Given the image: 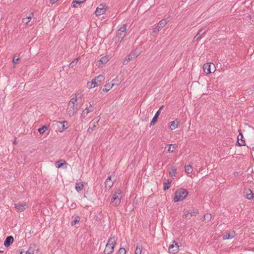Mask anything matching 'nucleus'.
I'll list each match as a JSON object with an SVG mask.
<instances>
[{"mask_svg":"<svg viewBox=\"0 0 254 254\" xmlns=\"http://www.w3.org/2000/svg\"><path fill=\"white\" fill-rule=\"evenodd\" d=\"M139 55V53L136 52L135 51L131 52L128 56V60L130 61L133 60L134 58L138 57Z\"/></svg>","mask_w":254,"mask_h":254,"instance_id":"b1692460","label":"nucleus"},{"mask_svg":"<svg viewBox=\"0 0 254 254\" xmlns=\"http://www.w3.org/2000/svg\"><path fill=\"white\" fill-rule=\"evenodd\" d=\"M203 29H200L197 34L194 36L193 39V42H196L199 40L202 36H203L206 33V31L203 32Z\"/></svg>","mask_w":254,"mask_h":254,"instance_id":"ddd939ff","label":"nucleus"},{"mask_svg":"<svg viewBox=\"0 0 254 254\" xmlns=\"http://www.w3.org/2000/svg\"><path fill=\"white\" fill-rule=\"evenodd\" d=\"M142 251V246L137 243L135 251V254H141Z\"/></svg>","mask_w":254,"mask_h":254,"instance_id":"cd10ccee","label":"nucleus"},{"mask_svg":"<svg viewBox=\"0 0 254 254\" xmlns=\"http://www.w3.org/2000/svg\"><path fill=\"white\" fill-rule=\"evenodd\" d=\"M77 61H78V59H76V60H74L73 61V62H71L70 64H69V66H71V67H73L74 66H75L76 65V64H77Z\"/></svg>","mask_w":254,"mask_h":254,"instance_id":"37998d69","label":"nucleus"},{"mask_svg":"<svg viewBox=\"0 0 254 254\" xmlns=\"http://www.w3.org/2000/svg\"><path fill=\"white\" fill-rule=\"evenodd\" d=\"M34 16L33 13H31L30 15L22 19V22L26 25H27L29 22L31 21V18Z\"/></svg>","mask_w":254,"mask_h":254,"instance_id":"5701e85b","label":"nucleus"},{"mask_svg":"<svg viewBox=\"0 0 254 254\" xmlns=\"http://www.w3.org/2000/svg\"><path fill=\"white\" fill-rule=\"evenodd\" d=\"M253 150H254V145L252 147Z\"/></svg>","mask_w":254,"mask_h":254,"instance_id":"5fc2aeb1","label":"nucleus"},{"mask_svg":"<svg viewBox=\"0 0 254 254\" xmlns=\"http://www.w3.org/2000/svg\"><path fill=\"white\" fill-rule=\"evenodd\" d=\"M114 182L113 181H105V189L109 190L113 186Z\"/></svg>","mask_w":254,"mask_h":254,"instance_id":"c756f323","label":"nucleus"},{"mask_svg":"<svg viewBox=\"0 0 254 254\" xmlns=\"http://www.w3.org/2000/svg\"><path fill=\"white\" fill-rule=\"evenodd\" d=\"M15 208L17 210V211L22 212L23 211L27 208V205L26 203L24 202L21 204L20 203H15L14 204Z\"/></svg>","mask_w":254,"mask_h":254,"instance_id":"1a4fd4ad","label":"nucleus"},{"mask_svg":"<svg viewBox=\"0 0 254 254\" xmlns=\"http://www.w3.org/2000/svg\"><path fill=\"white\" fill-rule=\"evenodd\" d=\"M236 175H235V176H236V175H237V174H238V172H236Z\"/></svg>","mask_w":254,"mask_h":254,"instance_id":"bf43d9fd","label":"nucleus"},{"mask_svg":"<svg viewBox=\"0 0 254 254\" xmlns=\"http://www.w3.org/2000/svg\"><path fill=\"white\" fill-rule=\"evenodd\" d=\"M13 241H14V239L12 236H8L6 238V239L4 242V246L5 247H8L9 246H10L11 244H12Z\"/></svg>","mask_w":254,"mask_h":254,"instance_id":"2eb2a0df","label":"nucleus"},{"mask_svg":"<svg viewBox=\"0 0 254 254\" xmlns=\"http://www.w3.org/2000/svg\"><path fill=\"white\" fill-rule=\"evenodd\" d=\"M90 111H89L88 107H86L85 109L82 111L81 116L82 117H85Z\"/></svg>","mask_w":254,"mask_h":254,"instance_id":"4c0bfd02","label":"nucleus"},{"mask_svg":"<svg viewBox=\"0 0 254 254\" xmlns=\"http://www.w3.org/2000/svg\"><path fill=\"white\" fill-rule=\"evenodd\" d=\"M78 109L77 107H71L70 105V107H68L67 109V112L68 115L70 117L73 116L75 113L77 112Z\"/></svg>","mask_w":254,"mask_h":254,"instance_id":"4468645a","label":"nucleus"},{"mask_svg":"<svg viewBox=\"0 0 254 254\" xmlns=\"http://www.w3.org/2000/svg\"><path fill=\"white\" fill-rule=\"evenodd\" d=\"M244 192L245 194V197L248 200H252L254 198L253 192L250 189H245Z\"/></svg>","mask_w":254,"mask_h":254,"instance_id":"9b49d317","label":"nucleus"},{"mask_svg":"<svg viewBox=\"0 0 254 254\" xmlns=\"http://www.w3.org/2000/svg\"><path fill=\"white\" fill-rule=\"evenodd\" d=\"M109 61L108 57L107 56H104L102 57L99 61H98V65L100 66L101 64H106Z\"/></svg>","mask_w":254,"mask_h":254,"instance_id":"aec40b11","label":"nucleus"},{"mask_svg":"<svg viewBox=\"0 0 254 254\" xmlns=\"http://www.w3.org/2000/svg\"><path fill=\"white\" fill-rule=\"evenodd\" d=\"M76 101H77V99L76 97L72 98L69 102L68 105L69 106L71 105V107H74L75 106V103L76 102Z\"/></svg>","mask_w":254,"mask_h":254,"instance_id":"473e14b6","label":"nucleus"},{"mask_svg":"<svg viewBox=\"0 0 254 254\" xmlns=\"http://www.w3.org/2000/svg\"><path fill=\"white\" fill-rule=\"evenodd\" d=\"M168 21L166 19L161 20L158 25L153 29V32L157 33L160 31L167 23Z\"/></svg>","mask_w":254,"mask_h":254,"instance_id":"423d86ee","label":"nucleus"},{"mask_svg":"<svg viewBox=\"0 0 254 254\" xmlns=\"http://www.w3.org/2000/svg\"><path fill=\"white\" fill-rule=\"evenodd\" d=\"M163 107H164V106H163V105L161 106L160 107V108H159V109L158 110H159V111L161 112V110L163 109Z\"/></svg>","mask_w":254,"mask_h":254,"instance_id":"09e8293b","label":"nucleus"},{"mask_svg":"<svg viewBox=\"0 0 254 254\" xmlns=\"http://www.w3.org/2000/svg\"><path fill=\"white\" fill-rule=\"evenodd\" d=\"M171 183H172V180H168L166 182H164L163 190H167L170 187Z\"/></svg>","mask_w":254,"mask_h":254,"instance_id":"393cba45","label":"nucleus"},{"mask_svg":"<svg viewBox=\"0 0 254 254\" xmlns=\"http://www.w3.org/2000/svg\"><path fill=\"white\" fill-rule=\"evenodd\" d=\"M58 1V0H50V1L51 3L54 4L55 2H56Z\"/></svg>","mask_w":254,"mask_h":254,"instance_id":"de8ad7c7","label":"nucleus"},{"mask_svg":"<svg viewBox=\"0 0 254 254\" xmlns=\"http://www.w3.org/2000/svg\"><path fill=\"white\" fill-rule=\"evenodd\" d=\"M211 214L210 213H206L204 214L203 218L205 220H207V221H210L211 219Z\"/></svg>","mask_w":254,"mask_h":254,"instance_id":"72a5a7b5","label":"nucleus"},{"mask_svg":"<svg viewBox=\"0 0 254 254\" xmlns=\"http://www.w3.org/2000/svg\"><path fill=\"white\" fill-rule=\"evenodd\" d=\"M175 244H172L169 247V252L173 254L177 253L179 251V246L177 243L173 241Z\"/></svg>","mask_w":254,"mask_h":254,"instance_id":"6e6552de","label":"nucleus"},{"mask_svg":"<svg viewBox=\"0 0 254 254\" xmlns=\"http://www.w3.org/2000/svg\"><path fill=\"white\" fill-rule=\"evenodd\" d=\"M25 254H34V250L30 247L28 250L25 252Z\"/></svg>","mask_w":254,"mask_h":254,"instance_id":"ea45409f","label":"nucleus"},{"mask_svg":"<svg viewBox=\"0 0 254 254\" xmlns=\"http://www.w3.org/2000/svg\"><path fill=\"white\" fill-rule=\"evenodd\" d=\"M237 139L238 140L236 144L237 145L239 146L246 145L245 141L243 139V135L240 131H239V134L238 136Z\"/></svg>","mask_w":254,"mask_h":254,"instance_id":"9d476101","label":"nucleus"},{"mask_svg":"<svg viewBox=\"0 0 254 254\" xmlns=\"http://www.w3.org/2000/svg\"><path fill=\"white\" fill-rule=\"evenodd\" d=\"M121 191L120 190H116L113 193L111 202L113 205L118 206L121 203Z\"/></svg>","mask_w":254,"mask_h":254,"instance_id":"7ed1b4c3","label":"nucleus"},{"mask_svg":"<svg viewBox=\"0 0 254 254\" xmlns=\"http://www.w3.org/2000/svg\"><path fill=\"white\" fill-rule=\"evenodd\" d=\"M19 60H20V59L19 58H17L16 59L15 55L13 58L12 62H13V64H16L18 63V62L19 61Z\"/></svg>","mask_w":254,"mask_h":254,"instance_id":"c03bdc74","label":"nucleus"},{"mask_svg":"<svg viewBox=\"0 0 254 254\" xmlns=\"http://www.w3.org/2000/svg\"><path fill=\"white\" fill-rule=\"evenodd\" d=\"M94 79H96V82H98V84H100V85L101 83L105 80V77L104 75L100 74Z\"/></svg>","mask_w":254,"mask_h":254,"instance_id":"bb28decb","label":"nucleus"},{"mask_svg":"<svg viewBox=\"0 0 254 254\" xmlns=\"http://www.w3.org/2000/svg\"><path fill=\"white\" fill-rule=\"evenodd\" d=\"M76 206V204L75 203H73V204H71V207L74 208Z\"/></svg>","mask_w":254,"mask_h":254,"instance_id":"8fccbe9b","label":"nucleus"},{"mask_svg":"<svg viewBox=\"0 0 254 254\" xmlns=\"http://www.w3.org/2000/svg\"><path fill=\"white\" fill-rule=\"evenodd\" d=\"M112 82V83H113L114 82H115V83H117V82H116V80L115 79L113 80Z\"/></svg>","mask_w":254,"mask_h":254,"instance_id":"864d4df0","label":"nucleus"},{"mask_svg":"<svg viewBox=\"0 0 254 254\" xmlns=\"http://www.w3.org/2000/svg\"><path fill=\"white\" fill-rule=\"evenodd\" d=\"M59 123L62 125V130L61 131H64L68 127H66L64 125L65 124L66 125L67 124V122L66 121L59 122Z\"/></svg>","mask_w":254,"mask_h":254,"instance_id":"f704fd0d","label":"nucleus"},{"mask_svg":"<svg viewBox=\"0 0 254 254\" xmlns=\"http://www.w3.org/2000/svg\"><path fill=\"white\" fill-rule=\"evenodd\" d=\"M179 125V122L176 120L175 121H172L170 123V128L171 130H174L178 127Z\"/></svg>","mask_w":254,"mask_h":254,"instance_id":"6ab92c4d","label":"nucleus"},{"mask_svg":"<svg viewBox=\"0 0 254 254\" xmlns=\"http://www.w3.org/2000/svg\"><path fill=\"white\" fill-rule=\"evenodd\" d=\"M47 129L48 127L47 126H43L41 127L38 128V131L40 134H43Z\"/></svg>","mask_w":254,"mask_h":254,"instance_id":"7c9ffc66","label":"nucleus"},{"mask_svg":"<svg viewBox=\"0 0 254 254\" xmlns=\"http://www.w3.org/2000/svg\"><path fill=\"white\" fill-rule=\"evenodd\" d=\"M80 221V217L78 216H77L75 217L74 220H72L71 222V225L72 226H73L76 224V223Z\"/></svg>","mask_w":254,"mask_h":254,"instance_id":"c9c22d12","label":"nucleus"},{"mask_svg":"<svg viewBox=\"0 0 254 254\" xmlns=\"http://www.w3.org/2000/svg\"><path fill=\"white\" fill-rule=\"evenodd\" d=\"M112 181L111 180V176H108V178H107V179L106 180V181Z\"/></svg>","mask_w":254,"mask_h":254,"instance_id":"49530a36","label":"nucleus"},{"mask_svg":"<svg viewBox=\"0 0 254 254\" xmlns=\"http://www.w3.org/2000/svg\"><path fill=\"white\" fill-rule=\"evenodd\" d=\"M116 244V240L115 237H111L108 239L107 244L106 245V248L104 253L105 254H111L114 250L115 246Z\"/></svg>","mask_w":254,"mask_h":254,"instance_id":"f03ea898","label":"nucleus"},{"mask_svg":"<svg viewBox=\"0 0 254 254\" xmlns=\"http://www.w3.org/2000/svg\"><path fill=\"white\" fill-rule=\"evenodd\" d=\"M236 236V233L234 231H229L226 232L222 235V239L224 240L231 239L233 238Z\"/></svg>","mask_w":254,"mask_h":254,"instance_id":"0eeeda50","label":"nucleus"},{"mask_svg":"<svg viewBox=\"0 0 254 254\" xmlns=\"http://www.w3.org/2000/svg\"><path fill=\"white\" fill-rule=\"evenodd\" d=\"M95 127V126H94L93 127V128H94Z\"/></svg>","mask_w":254,"mask_h":254,"instance_id":"052dcab7","label":"nucleus"},{"mask_svg":"<svg viewBox=\"0 0 254 254\" xmlns=\"http://www.w3.org/2000/svg\"><path fill=\"white\" fill-rule=\"evenodd\" d=\"M85 0H73L72 2L71 6L73 7H77V5L76 4H80L83 2H84Z\"/></svg>","mask_w":254,"mask_h":254,"instance_id":"a878e982","label":"nucleus"},{"mask_svg":"<svg viewBox=\"0 0 254 254\" xmlns=\"http://www.w3.org/2000/svg\"><path fill=\"white\" fill-rule=\"evenodd\" d=\"M126 250L125 248H120L118 252V254H126Z\"/></svg>","mask_w":254,"mask_h":254,"instance_id":"a19ab883","label":"nucleus"},{"mask_svg":"<svg viewBox=\"0 0 254 254\" xmlns=\"http://www.w3.org/2000/svg\"><path fill=\"white\" fill-rule=\"evenodd\" d=\"M83 182H80L76 183L75 189L77 192H79L83 189Z\"/></svg>","mask_w":254,"mask_h":254,"instance_id":"4be33fe9","label":"nucleus"},{"mask_svg":"<svg viewBox=\"0 0 254 254\" xmlns=\"http://www.w3.org/2000/svg\"><path fill=\"white\" fill-rule=\"evenodd\" d=\"M189 211L191 216H196L198 213V210L197 209H193L192 211Z\"/></svg>","mask_w":254,"mask_h":254,"instance_id":"e433bc0d","label":"nucleus"},{"mask_svg":"<svg viewBox=\"0 0 254 254\" xmlns=\"http://www.w3.org/2000/svg\"><path fill=\"white\" fill-rule=\"evenodd\" d=\"M169 173L171 177L175 176L176 173V169L174 167H171Z\"/></svg>","mask_w":254,"mask_h":254,"instance_id":"2f4dec72","label":"nucleus"},{"mask_svg":"<svg viewBox=\"0 0 254 254\" xmlns=\"http://www.w3.org/2000/svg\"><path fill=\"white\" fill-rule=\"evenodd\" d=\"M236 175H235V176H236V175H237V174H238V172H236Z\"/></svg>","mask_w":254,"mask_h":254,"instance_id":"13d9d810","label":"nucleus"},{"mask_svg":"<svg viewBox=\"0 0 254 254\" xmlns=\"http://www.w3.org/2000/svg\"><path fill=\"white\" fill-rule=\"evenodd\" d=\"M183 212H184V213L182 216L183 218H186L188 216L189 214H190V211L186 209H184Z\"/></svg>","mask_w":254,"mask_h":254,"instance_id":"58836bf2","label":"nucleus"},{"mask_svg":"<svg viewBox=\"0 0 254 254\" xmlns=\"http://www.w3.org/2000/svg\"><path fill=\"white\" fill-rule=\"evenodd\" d=\"M236 175H235V176H236V175H237V174H238V172H236Z\"/></svg>","mask_w":254,"mask_h":254,"instance_id":"4d7b16f0","label":"nucleus"},{"mask_svg":"<svg viewBox=\"0 0 254 254\" xmlns=\"http://www.w3.org/2000/svg\"><path fill=\"white\" fill-rule=\"evenodd\" d=\"M203 69L207 74L213 73L216 70L215 64L212 63L204 64L203 65Z\"/></svg>","mask_w":254,"mask_h":254,"instance_id":"39448f33","label":"nucleus"},{"mask_svg":"<svg viewBox=\"0 0 254 254\" xmlns=\"http://www.w3.org/2000/svg\"><path fill=\"white\" fill-rule=\"evenodd\" d=\"M119 83H109L105 85L104 88L103 89V91L107 92H108L111 88H112L114 85H118Z\"/></svg>","mask_w":254,"mask_h":254,"instance_id":"dca6fc26","label":"nucleus"},{"mask_svg":"<svg viewBox=\"0 0 254 254\" xmlns=\"http://www.w3.org/2000/svg\"><path fill=\"white\" fill-rule=\"evenodd\" d=\"M67 163L64 160H59L57 161L55 163L56 167L57 168H61L64 166V165H66Z\"/></svg>","mask_w":254,"mask_h":254,"instance_id":"412c9836","label":"nucleus"},{"mask_svg":"<svg viewBox=\"0 0 254 254\" xmlns=\"http://www.w3.org/2000/svg\"><path fill=\"white\" fill-rule=\"evenodd\" d=\"M13 143L14 144H16L17 143L16 141V138L15 139V140L13 141Z\"/></svg>","mask_w":254,"mask_h":254,"instance_id":"3c124183","label":"nucleus"},{"mask_svg":"<svg viewBox=\"0 0 254 254\" xmlns=\"http://www.w3.org/2000/svg\"><path fill=\"white\" fill-rule=\"evenodd\" d=\"M20 254H25V251L21 252Z\"/></svg>","mask_w":254,"mask_h":254,"instance_id":"603ef678","label":"nucleus"},{"mask_svg":"<svg viewBox=\"0 0 254 254\" xmlns=\"http://www.w3.org/2000/svg\"><path fill=\"white\" fill-rule=\"evenodd\" d=\"M129 61H130V60H128V58L127 57V58L123 61V64L126 65L128 64Z\"/></svg>","mask_w":254,"mask_h":254,"instance_id":"a18cd8bd","label":"nucleus"},{"mask_svg":"<svg viewBox=\"0 0 254 254\" xmlns=\"http://www.w3.org/2000/svg\"><path fill=\"white\" fill-rule=\"evenodd\" d=\"M127 24H124L119 28L117 32L118 41L121 42L127 35Z\"/></svg>","mask_w":254,"mask_h":254,"instance_id":"20e7f679","label":"nucleus"},{"mask_svg":"<svg viewBox=\"0 0 254 254\" xmlns=\"http://www.w3.org/2000/svg\"><path fill=\"white\" fill-rule=\"evenodd\" d=\"M160 114V111L159 110H158L156 112L154 116L153 117V119H152V121L150 122V126H153L156 124Z\"/></svg>","mask_w":254,"mask_h":254,"instance_id":"f3484780","label":"nucleus"},{"mask_svg":"<svg viewBox=\"0 0 254 254\" xmlns=\"http://www.w3.org/2000/svg\"><path fill=\"white\" fill-rule=\"evenodd\" d=\"M3 251H1V250H0V253H3Z\"/></svg>","mask_w":254,"mask_h":254,"instance_id":"6e6d98bb","label":"nucleus"},{"mask_svg":"<svg viewBox=\"0 0 254 254\" xmlns=\"http://www.w3.org/2000/svg\"><path fill=\"white\" fill-rule=\"evenodd\" d=\"M188 195V191L185 189L180 188L177 189L175 193L174 201L177 202L187 197Z\"/></svg>","mask_w":254,"mask_h":254,"instance_id":"f257e3e1","label":"nucleus"},{"mask_svg":"<svg viewBox=\"0 0 254 254\" xmlns=\"http://www.w3.org/2000/svg\"><path fill=\"white\" fill-rule=\"evenodd\" d=\"M185 171L187 174L191 173L192 171V168L191 166L190 165L185 166Z\"/></svg>","mask_w":254,"mask_h":254,"instance_id":"c85d7f7f","label":"nucleus"},{"mask_svg":"<svg viewBox=\"0 0 254 254\" xmlns=\"http://www.w3.org/2000/svg\"><path fill=\"white\" fill-rule=\"evenodd\" d=\"M98 86H100V84H98V82H96V79H93L91 82H88L87 83V86L90 88Z\"/></svg>","mask_w":254,"mask_h":254,"instance_id":"a211bd4d","label":"nucleus"},{"mask_svg":"<svg viewBox=\"0 0 254 254\" xmlns=\"http://www.w3.org/2000/svg\"><path fill=\"white\" fill-rule=\"evenodd\" d=\"M106 11V8H105L102 5H100L99 7H97L95 13V14L98 15H101L105 13Z\"/></svg>","mask_w":254,"mask_h":254,"instance_id":"f8f14e48","label":"nucleus"},{"mask_svg":"<svg viewBox=\"0 0 254 254\" xmlns=\"http://www.w3.org/2000/svg\"><path fill=\"white\" fill-rule=\"evenodd\" d=\"M176 148L175 145L171 144L168 149V151L170 152H172L174 151V149Z\"/></svg>","mask_w":254,"mask_h":254,"instance_id":"79ce46f5","label":"nucleus"}]
</instances>
